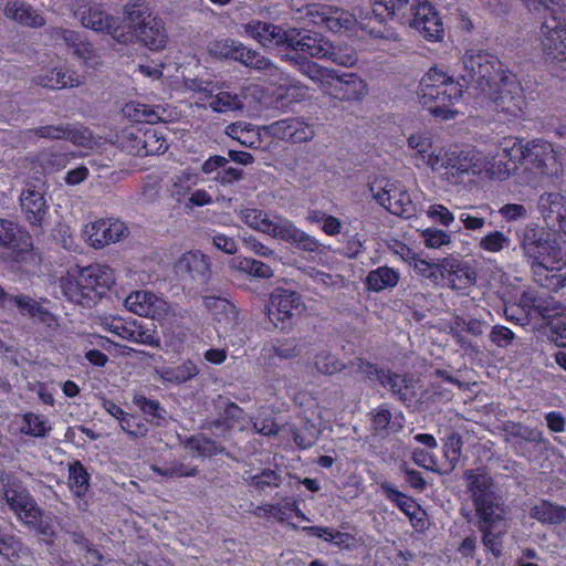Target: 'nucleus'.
Listing matches in <instances>:
<instances>
[{
    "label": "nucleus",
    "instance_id": "obj_1",
    "mask_svg": "<svg viewBox=\"0 0 566 566\" xmlns=\"http://www.w3.org/2000/svg\"><path fill=\"white\" fill-rule=\"evenodd\" d=\"M417 94L419 103L438 119L449 120L460 113L455 105L462 98L461 85L437 67L422 76Z\"/></svg>",
    "mask_w": 566,
    "mask_h": 566
},
{
    "label": "nucleus",
    "instance_id": "obj_2",
    "mask_svg": "<svg viewBox=\"0 0 566 566\" xmlns=\"http://www.w3.org/2000/svg\"><path fill=\"white\" fill-rule=\"evenodd\" d=\"M115 283L113 270L105 264H92L61 277L63 295L83 307L95 305Z\"/></svg>",
    "mask_w": 566,
    "mask_h": 566
},
{
    "label": "nucleus",
    "instance_id": "obj_3",
    "mask_svg": "<svg viewBox=\"0 0 566 566\" xmlns=\"http://www.w3.org/2000/svg\"><path fill=\"white\" fill-rule=\"evenodd\" d=\"M307 15L314 24L325 25L334 33H347L352 36H360L359 31H361L377 39H397L396 32L384 24L377 13L366 17L358 22L355 15L347 11L313 4L308 7Z\"/></svg>",
    "mask_w": 566,
    "mask_h": 566
},
{
    "label": "nucleus",
    "instance_id": "obj_4",
    "mask_svg": "<svg viewBox=\"0 0 566 566\" xmlns=\"http://www.w3.org/2000/svg\"><path fill=\"white\" fill-rule=\"evenodd\" d=\"M296 63L300 71L316 83L324 94L332 98L342 102L360 103L369 93L368 84L357 74H338L333 69H327L305 60L296 61Z\"/></svg>",
    "mask_w": 566,
    "mask_h": 566
},
{
    "label": "nucleus",
    "instance_id": "obj_5",
    "mask_svg": "<svg viewBox=\"0 0 566 566\" xmlns=\"http://www.w3.org/2000/svg\"><path fill=\"white\" fill-rule=\"evenodd\" d=\"M526 259L538 285L555 292L565 289L566 274L560 271L566 266V259L556 240L546 242Z\"/></svg>",
    "mask_w": 566,
    "mask_h": 566
},
{
    "label": "nucleus",
    "instance_id": "obj_6",
    "mask_svg": "<svg viewBox=\"0 0 566 566\" xmlns=\"http://www.w3.org/2000/svg\"><path fill=\"white\" fill-rule=\"evenodd\" d=\"M484 94L491 101L492 111L496 113L499 120L512 123L524 116V91L511 71L504 72L501 81L493 84Z\"/></svg>",
    "mask_w": 566,
    "mask_h": 566
},
{
    "label": "nucleus",
    "instance_id": "obj_7",
    "mask_svg": "<svg viewBox=\"0 0 566 566\" xmlns=\"http://www.w3.org/2000/svg\"><path fill=\"white\" fill-rule=\"evenodd\" d=\"M287 46L317 59H327L342 66H353L357 62V54L352 48H336L321 35L308 31L290 29Z\"/></svg>",
    "mask_w": 566,
    "mask_h": 566
},
{
    "label": "nucleus",
    "instance_id": "obj_8",
    "mask_svg": "<svg viewBox=\"0 0 566 566\" xmlns=\"http://www.w3.org/2000/svg\"><path fill=\"white\" fill-rule=\"evenodd\" d=\"M522 308L528 315H539L549 326L552 340L559 347H566V306L548 294L526 291L520 300Z\"/></svg>",
    "mask_w": 566,
    "mask_h": 566
},
{
    "label": "nucleus",
    "instance_id": "obj_9",
    "mask_svg": "<svg viewBox=\"0 0 566 566\" xmlns=\"http://www.w3.org/2000/svg\"><path fill=\"white\" fill-rule=\"evenodd\" d=\"M510 72L495 55L482 50H468L462 56V80L482 93Z\"/></svg>",
    "mask_w": 566,
    "mask_h": 566
},
{
    "label": "nucleus",
    "instance_id": "obj_10",
    "mask_svg": "<svg viewBox=\"0 0 566 566\" xmlns=\"http://www.w3.org/2000/svg\"><path fill=\"white\" fill-rule=\"evenodd\" d=\"M485 155L475 148L449 147L443 158V169L439 172L452 186L483 177Z\"/></svg>",
    "mask_w": 566,
    "mask_h": 566
},
{
    "label": "nucleus",
    "instance_id": "obj_11",
    "mask_svg": "<svg viewBox=\"0 0 566 566\" xmlns=\"http://www.w3.org/2000/svg\"><path fill=\"white\" fill-rule=\"evenodd\" d=\"M463 479L480 520L490 521L491 516H505L506 510L493 491V480L485 471L467 470Z\"/></svg>",
    "mask_w": 566,
    "mask_h": 566
},
{
    "label": "nucleus",
    "instance_id": "obj_12",
    "mask_svg": "<svg viewBox=\"0 0 566 566\" xmlns=\"http://www.w3.org/2000/svg\"><path fill=\"white\" fill-rule=\"evenodd\" d=\"M353 370L366 376L370 380H378L384 387L403 403L412 402L416 397L415 380L407 375H399L389 370L378 369L375 365L358 358L350 364Z\"/></svg>",
    "mask_w": 566,
    "mask_h": 566
},
{
    "label": "nucleus",
    "instance_id": "obj_13",
    "mask_svg": "<svg viewBox=\"0 0 566 566\" xmlns=\"http://www.w3.org/2000/svg\"><path fill=\"white\" fill-rule=\"evenodd\" d=\"M71 11L82 27L98 33L109 34L114 41L122 30L118 29V18L109 14L104 4L96 0H73Z\"/></svg>",
    "mask_w": 566,
    "mask_h": 566
},
{
    "label": "nucleus",
    "instance_id": "obj_14",
    "mask_svg": "<svg viewBox=\"0 0 566 566\" xmlns=\"http://www.w3.org/2000/svg\"><path fill=\"white\" fill-rule=\"evenodd\" d=\"M407 146L411 150L410 158L416 168H428L436 174L442 171L447 148L434 146L429 132L419 130L410 134Z\"/></svg>",
    "mask_w": 566,
    "mask_h": 566
},
{
    "label": "nucleus",
    "instance_id": "obj_15",
    "mask_svg": "<svg viewBox=\"0 0 566 566\" xmlns=\"http://www.w3.org/2000/svg\"><path fill=\"white\" fill-rule=\"evenodd\" d=\"M369 188L373 198L392 214L405 218L413 214L415 205L402 186L389 180H381L374 181Z\"/></svg>",
    "mask_w": 566,
    "mask_h": 566
},
{
    "label": "nucleus",
    "instance_id": "obj_16",
    "mask_svg": "<svg viewBox=\"0 0 566 566\" xmlns=\"http://www.w3.org/2000/svg\"><path fill=\"white\" fill-rule=\"evenodd\" d=\"M305 310L302 296L294 291L277 289L271 294L268 315L277 328H286Z\"/></svg>",
    "mask_w": 566,
    "mask_h": 566
},
{
    "label": "nucleus",
    "instance_id": "obj_17",
    "mask_svg": "<svg viewBox=\"0 0 566 566\" xmlns=\"http://www.w3.org/2000/svg\"><path fill=\"white\" fill-rule=\"evenodd\" d=\"M538 40L546 60H566V23L555 15L545 19L539 29Z\"/></svg>",
    "mask_w": 566,
    "mask_h": 566
},
{
    "label": "nucleus",
    "instance_id": "obj_18",
    "mask_svg": "<svg viewBox=\"0 0 566 566\" xmlns=\"http://www.w3.org/2000/svg\"><path fill=\"white\" fill-rule=\"evenodd\" d=\"M525 161L541 176L557 175L562 169V151L546 140L535 139L526 144Z\"/></svg>",
    "mask_w": 566,
    "mask_h": 566
},
{
    "label": "nucleus",
    "instance_id": "obj_19",
    "mask_svg": "<svg viewBox=\"0 0 566 566\" xmlns=\"http://www.w3.org/2000/svg\"><path fill=\"white\" fill-rule=\"evenodd\" d=\"M83 234L91 247L101 249L126 238L128 228L118 219H98L87 223Z\"/></svg>",
    "mask_w": 566,
    "mask_h": 566
},
{
    "label": "nucleus",
    "instance_id": "obj_20",
    "mask_svg": "<svg viewBox=\"0 0 566 566\" xmlns=\"http://www.w3.org/2000/svg\"><path fill=\"white\" fill-rule=\"evenodd\" d=\"M4 500L10 510L25 525H36L42 518L41 509L22 485L8 483L4 486Z\"/></svg>",
    "mask_w": 566,
    "mask_h": 566
},
{
    "label": "nucleus",
    "instance_id": "obj_21",
    "mask_svg": "<svg viewBox=\"0 0 566 566\" xmlns=\"http://www.w3.org/2000/svg\"><path fill=\"white\" fill-rule=\"evenodd\" d=\"M0 245L12 250V259L18 263L35 261L31 240L20 227L7 219H0Z\"/></svg>",
    "mask_w": 566,
    "mask_h": 566
},
{
    "label": "nucleus",
    "instance_id": "obj_22",
    "mask_svg": "<svg viewBox=\"0 0 566 566\" xmlns=\"http://www.w3.org/2000/svg\"><path fill=\"white\" fill-rule=\"evenodd\" d=\"M135 41L140 42L151 51L163 50L168 42L167 31L161 19L156 17L148 20L144 28L138 31L120 32L116 36V42L119 44H130Z\"/></svg>",
    "mask_w": 566,
    "mask_h": 566
},
{
    "label": "nucleus",
    "instance_id": "obj_23",
    "mask_svg": "<svg viewBox=\"0 0 566 566\" xmlns=\"http://www.w3.org/2000/svg\"><path fill=\"white\" fill-rule=\"evenodd\" d=\"M410 27L429 41H439L443 35L441 19L427 0H417L411 7Z\"/></svg>",
    "mask_w": 566,
    "mask_h": 566
},
{
    "label": "nucleus",
    "instance_id": "obj_24",
    "mask_svg": "<svg viewBox=\"0 0 566 566\" xmlns=\"http://www.w3.org/2000/svg\"><path fill=\"white\" fill-rule=\"evenodd\" d=\"M125 307L139 316L163 319L170 312L166 300L146 290L135 291L125 298Z\"/></svg>",
    "mask_w": 566,
    "mask_h": 566
},
{
    "label": "nucleus",
    "instance_id": "obj_25",
    "mask_svg": "<svg viewBox=\"0 0 566 566\" xmlns=\"http://www.w3.org/2000/svg\"><path fill=\"white\" fill-rule=\"evenodd\" d=\"M537 210L547 227H558L566 234V197L560 192H543L537 199Z\"/></svg>",
    "mask_w": 566,
    "mask_h": 566
},
{
    "label": "nucleus",
    "instance_id": "obj_26",
    "mask_svg": "<svg viewBox=\"0 0 566 566\" xmlns=\"http://www.w3.org/2000/svg\"><path fill=\"white\" fill-rule=\"evenodd\" d=\"M243 34L253 39L265 48H275L287 44L290 30L261 20H251L242 24Z\"/></svg>",
    "mask_w": 566,
    "mask_h": 566
},
{
    "label": "nucleus",
    "instance_id": "obj_27",
    "mask_svg": "<svg viewBox=\"0 0 566 566\" xmlns=\"http://www.w3.org/2000/svg\"><path fill=\"white\" fill-rule=\"evenodd\" d=\"M239 219L254 231L268 234L274 239L280 238L281 228L287 218L274 216L271 218L268 212L258 208H243L238 211Z\"/></svg>",
    "mask_w": 566,
    "mask_h": 566
},
{
    "label": "nucleus",
    "instance_id": "obj_28",
    "mask_svg": "<svg viewBox=\"0 0 566 566\" xmlns=\"http://www.w3.org/2000/svg\"><path fill=\"white\" fill-rule=\"evenodd\" d=\"M20 205L27 221L33 229L40 231L49 212L44 193L33 187H27L20 196Z\"/></svg>",
    "mask_w": 566,
    "mask_h": 566
},
{
    "label": "nucleus",
    "instance_id": "obj_29",
    "mask_svg": "<svg viewBox=\"0 0 566 566\" xmlns=\"http://www.w3.org/2000/svg\"><path fill=\"white\" fill-rule=\"evenodd\" d=\"M176 270L182 277L200 284L207 283L211 274L209 259L200 251L184 253L176 263Z\"/></svg>",
    "mask_w": 566,
    "mask_h": 566
},
{
    "label": "nucleus",
    "instance_id": "obj_30",
    "mask_svg": "<svg viewBox=\"0 0 566 566\" xmlns=\"http://www.w3.org/2000/svg\"><path fill=\"white\" fill-rule=\"evenodd\" d=\"M203 304L213 315L218 333H227L238 325L239 317L237 307L227 298L205 296Z\"/></svg>",
    "mask_w": 566,
    "mask_h": 566
},
{
    "label": "nucleus",
    "instance_id": "obj_31",
    "mask_svg": "<svg viewBox=\"0 0 566 566\" xmlns=\"http://www.w3.org/2000/svg\"><path fill=\"white\" fill-rule=\"evenodd\" d=\"M3 13L9 20L27 28L39 29L46 23L42 12L23 0L8 1L3 8Z\"/></svg>",
    "mask_w": 566,
    "mask_h": 566
},
{
    "label": "nucleus",
    "instance_id": "obj_32",
    "mask_svg": "<svg viewBox=\"0 0 566 566\" xmlns=\"http://www.w3.org/2000/svg\"><path fill=\"white\" fill-rule=\"evenodd\" d=\"M269 129L273 136L292 143L308 142L315 135L313 127L301 118H285L274 122L269 126Z\"/></svg>",
    "mask_w": 566,
    "mask_h": 566
},
{
    "label": "nucleus",
    "instance_id": "obj_33",
    "mask_svg": "<svg viewBox=\"0 0 566 566\" xmlns=\"http://www.w3.org/2000/svg\"><path fill=\"white\" fill-rule=\"evenodd\" d=\"M189 88L207 93L206 96L208 98V106L216 113L235 112L241 111L243 108V103L241 98L234 92L223 88L207 90L196 81H193L192 84L189 85Z\"/></svg>",
    "mask_w": 566,
    "mask_h": 566
},
{
    "label": "nucleus",
    "instance_id": "obj_34",
    "mask_svg": "<svg viewBox=\"0 0 566 566\" xmlns=\"http://www.w3.org/2000/svg\"><path fill=\"white\" fill-rule=\"evenodd\" d=\"M125 24L122 25L118 21V29L125 31H138L147 24L148 20L155 19L157 15L153 14L148 3L144 0H132L127 2L124 8Z\"/></svg>",
    "mask_w": 566,
    "mask_h": 566
},
{
    "label": "nucleus",
    "instance_id": "obj_35",
    "mask_svg": "<svg viewBox=\"0 0 566 566\" xmlns=\"http://www.w3.org/2000/svg\"><path fill=\"white\" fill-rule=\"evenodd\" d=\"M36 84L60 90L65 87H77L82 84L83 80L75 72H70L66 67H54L48 70L35 77Z\"/></svg>",
    "mask_w": 566,
    "mask_h": 566
},
{
    "label": "nucleus",
    "instance_id": "obj_36",
    "mask_svg": "<svg viewBox=\"0 0 566 566\" xmlns=\"http://www.w3.org/2000/svg\"><path fill=\"white\" fill-rule=\"evenodd\" d=\"M449 285L453 290L464 291L476 283L478 274L467 262L451 260L444 266Z\"/></svg>",
    "mask_w": 566,
    "mask_h": 566
},
{
    "label": "nucleus",
    "instance_id": "obj_37",
    "mask_svg": "<svg viewBox=\"0 0 566 566\" xmlns=\"http://www.w3.org/2000/svg\"><path fill=\"white\" fill-rule=\"evenodd\" d=\"M279 240L294 244L297 249L310 252L319 253L322 251L321 242L303 230L298 229L294 222L287 219L284 228H281Z\"/></svg>",
    "mask_w": 566,
    "mask_h": 566
},
{
    "label": "nucleus",
    "instance_id": "obj_38",
    "mask_svg": "<svg viewBox=\"0 0 566 566\" xmlns=\"http://www.w3.org/2000/svg\"><path fill=\"white\" fill-rule=\"evenodd\" d=\"M504 517H493L490 521H480V531L483 533L482 542L486 549L492 552L493 555L501 554V539L500 536L506 532V524Z\"/></svg>",
    "mask_w": 566,
    "mask_h": 566
},
{
    "label": "nucleus",
    "instance_id": "obj_39",
    "mask_svg": "<svg viewBox=\"0 0 566 566\" xmlns=\"http://www.w3.org/2000/svg\"><path fill=\"white\" fill-rule=\"evenodd\" d=\"M223 411L212 426L223 434L230 429L243 430L248 424L245 412L234 402L221 401Z\"/></svg>",
    "mask_w": 566,
    "mask_h": 566
},
{
    "label": "nucleus",
    "instance_id": "obj_40",
    "mask_svg": "<svg viewBox=\"0 0 566 566\" xmlns=\"http://www.w3.org/2000/svg\"><path fill=\"white\" fill-rule=\"evenodd\" d=\"M400 281V272L387 265L371 270L365 280L367 290L381 292L386 289H394Z\"/></svg>",
    "mask_w": 566,
    "mask_h": 566
},
{
    "label": "nucleus",
    "instance_id": "obj_41",
    "mask_svg": "<svg viewBox=\"0 0 566 566\" xmlns=\"http://www.w3.org/2000/svg\"><path fill=\"white\" fill-rule=\"evenodd\" d=\"M136 146L130 151L138 156L159 155L168 149L167 140L157 129H147L143 134V138L135 137Z\"/></svg>",
    "mask_w": 566,
    "mask_h": 566
},
{
    "label": "nucleus",
    "instance_id": "obj_42",
    "mask_svg": "<svg viewBox=\"0 0 566 566\" xmlns=\"http://www.w3.org/2000/svg\"><path fill=\"white\" fill-rule=\"evenodd\" d=\"M208 52L218 59L241 62L243 54H247V46L233 39H220L209 43Z\"/></svg>",
    "mask_w": 566,
    "mask_h": 566
},
{
    "label": "nucleus",
    "instance_id": "obj_43",
    "mask_svg": "<svg viewBox=\"0 0 566 566\" xmlns=\"http://www.w3.org/2000/svg\"><path fill=\"white\" fill-rule=\"evenodd\" d=\"M552 239L545 238L544 228L536 223H530L524 227L520 234V244L525 258L534 255V252L546 244Z\"/></svg>",
    "mask_w": 566,
    "mask_h": 566
},
{
    "label": "nucleus",
    "instance_id": "obj_44",
    "mask_svg": "<svg viewBox=\"0 0 566 566\" xmlns=\"http://www.w3.org/2000/svg\"><path fill=\"white\" fill-rule=\"evenodd\" d=\"M199 182L198 174L185 169L177 174H175L168 187V191L170 196L178 202H181L186 196L189 193L191 188L197 186Z\"/></svg>",
    "mask_w": 566,
    "mask_h": 566
},
{
    "label": "nucleus",
    "instance_id": "obj_45",
    "mask_svg": "<svg viewBox=\"0 0 566 566\" xmlns=\"http://www.w3.org/2000/svg\"><path fill=\"white\" fill-rule=\"evenodd\" d=\"M531 516L541 523L560 524L566 521V507L542 501L532 507Z\"/></svg>",
    "mask_w": 566,
    "mask_h": 566
},
{
    "label": "nucleus",
    "instance_id": "obj_46",
    "mask_svg": "<svg viewBox=\"0 0 566 566\" xmlns=\"http://www.w3.org/2000/svg\"><path fill=\"white\" fill-rule=\"evenodd\" d=\"M496 150L502 157L512 163L514 171H516L518 164L526 158V144L524 145L517 137L509 136L503 138Z\"/></svg>",
    "mask_w": 566,
    "mask_h": 566
},
{
    "label": "nucleus",
    "instance_id": "obj_47",
    "mask_svg": "<svg viewBox=\"0 0 566 566\" xmlns=\"http://www.w3.org/2000/svg\"><path fill=\"white\" fill-rule=\"evenodd\" d=\"M485 161L483 177L504 180L515 172L512 163L502 157L496 149L491 157L485 155Z\"/></svg>",
    "mask_w": 566,
    "mask_h": 566
},
{
    "label": "nucleus",
    "instance_id": "obj_48",
    "mask_svg": "<svg viewBox=\"0 0 566 566\" xmlns=\"http://www.w3.org/2000/svg\"><path fill=\"white\" fill-rule=\"evenodd\" d=\"M380 489L386 497L394 502L410 518L416 517L420 512L418 504L411 497L396 490L389 482H381Z\"/></svg>",
    "mask_w": 566,
    "mask_h": 566
},
{
    "label": "nucleus",
    "instance_id": "obj_49",
    "mask_svg": "<svg viewBox=\"0 0 566 566\" xmlns=\"http://www.w3.org/2000/svg\"><path fill=\"white\" fill-rule=\"evenodd\" d=\"M0 554L14 563L27 564L32 559L29 548L13 536L0 538Z\"/></svg>",
    "mask_w": 566,
    "mask_h": 566
},
{
    "label": "nucleus",
    "instance_id": "obj_50",
    "mask_svg": "<svg viewBox=\"0 0 566 566\" xmlns=\"http://www.w3.org/2000/svg\"><path fill=\"white\" fill-rule=\"evenodd\" d=\"M199 373V367L193 361L187 360L177 367L164 369L160 377L165 381L180 385L195 378Z\"/></svg>",
    "mask_w": 566,
    "mask_h": 566
},
{
    "label": "nucleus",
    "instance_id": "obj_51",
    "mask_svg": "<svg viewBox=\"0 0 566 566\" xmlns=\"http://www.w3.org/2000/svg\"><path fill=\"white\" fill-rule=\"evenodd\" d=\"M123 114L133 122L154 124L160 120L158 111L146 104L129 102L123 107Z\"/></svg>",
    "mask_w": 566,
    "mask_h": 566
},
{
    "label": "nucleus",
    "instance_id": "obj_52",
    "mask_svg": "<svg viewBox=\"0 0 566 566\" xmlns=\"http://www.w3.org/2000/svg\"><path fill=\"white\" fill-rule=\"evenodd\" d=\"M233 268L239 272L247 273L259 279H269L273 275L270 265L252 258L238 256L232 261Z\"/></svg>",
    "mask_w": 566,
    "mask_h": 566
},
{
    "label": "nucleus",
    "instance_id": "obj_53",
    "mask_svg": "<svg viewBox=\"0 0 566 566\" xmlns=\"http://www.w3.org/2000/svg\"><path fill=\"white\" fill-rule=\"evenodd\" d=\"M69 486L77 497L83 496L90 488V475L80 461L69 467Z\"/></svg>",
    "mask_w": 566,
    "mask_h": 566
},
{
    "label": "nucleus",
    "instance_id": "obj_54",
    "mask_svg": "<svg viewBox=\"0 0 566 566\" xmlns=\"http://www.w3.org/2000/svg\"><path fill=\"white\" fill-rule=\"evenodd\" d=\"M21 432L35 438H43L51 430L45 417L28 412L22 416Z\"/></svg>",
    "mask_w": 566,
    "mask_h": 566
},
{
    "label": "nucleus",
    "instance_id": "obj_55",
    "mask_svg": "<svg viewBox=\"0 0 566 566\" xmlns=\"http://www.w3.org/2000/svg\"><path fill=\"white\" fill-rule=\"evenodd\" d=\"M510 244L511 239L499 230L490 231L485 235L481 237L476 242V247L480 250L489 253H500L504 249L509 248Z\"/></svg>",
    "mask_w": 566,
    "mask_h": 566
},
{
    "label": "nucleus",
    "instance_id": "obj_56",
    "mask_svg": "<svg viewBox=\"0 0 566 566\" xmlns=\"http://www.w3.org/2000/svg\"><path fill=\"white\" fill-rule=\"evenodd\" d=\"M226 134L245 147H253L258 140L253 126L249 123H232L226 127Z\"/></svg>",
    "mask_w": 566,
    "mask_h": 566
},
{
    "label": "nucleus",
    "instance_id": "obj_57",
    "mask_svg": "<svg viewBox=\"0 0 566 566\" xmlns=\"http://www.w3.org/2000/svg\"><path fill=\"white\" fill-rule=\"evenodd\" d=\"M243 479L249 485L263 490L265 488H275L281 484V476L273 470H263L260 473L247 471Z\"/></svg>",
    "mask_w": 566,
    "mask_h": 566
},
{
    "label": "nucleus",
    "instance_id": "obj_58",
    "mask_svg": "<svg viewBox=\"0 0 566 566\" xmlns=\"http://www.w3.org/2000/svg\"><path fill=\"white\" fill-rule=\"evenodd\" d=\"M72 543L78 546L80 553L83 554L84 562L91 566H98L103 560V555L86 539L82 534L70 533Z\"/></svg>",
    "mask_w": 566,
    "mask_h": 566
},
{
    "label": "nucleus",
    "instance_id": "obj_59",
    "mask_svg": "<svg viewBox=\"0 0 566 566\" xmlns=\"http://www.w3.org/2000/svg\"><path fill=\"white\" fill-rule=\"evenodd\" d=\"M243 65L255 69L258 71H265L270 76L277 77L279 69L265 56L247 48V54H243Z\"/></svg>",
    "mask_w": 566,
    "mask_h": 566
},
{
    "label": "nucleus",
    "instance_id": "obj_60",
    "mask_svg": "<svg viewBox=\"0 0 566 566\" xmlns=\"http://www.w3.org/2000/svg\"><path fill=\"white\" fill-rule=\"evenodd\" d=\"M303 532L307 533L308 535L315 536L317 538H322L326 542H332L336 544L337 546L347 545L349 541V535L347 533H342L338 531H335L332 527H325V526H304L302 528Z\"/></svg>",
    "mask_w": 566,
    "mask_h": 566
},
{
    "label": "nucleus",
    "instance_id": "obj_61",
    "mask_svg": "<svg viewBox=\"0 0 566 566\" xmlns=\"http://www.w3.org/2000/svg\"><path fill=\"white\" fill-rule=\"evenodd\" d=\"M314 366L321 374L334 375L345 368V364L328 350H321L314 358Z\"/></svg>",
    "mask_w": 566,
    "mask_h": 566
},
{
    "label": "nucleus",
    "instance_id": "obj_62",
    "mask_svg": "<svg viewBox=\"0 0 566 566\" xmlns=\"http://www.w3.org/2000/svg\"><path fill=\"white\" fill-rule=\"evenodd\" d=\"M304 273L324 290H333L344 285V277L342 275H332L314 268L305 269Z\"/></svg>",
    "mask_w": 566,
    "mask_h": 566
},
{
    "label": "nucleus",
    "instance_id": "obj_63",
    "mask_svg": "<svg viewBox=\"0 0 566 566\" xmlns=\"http://www.w3.org/2000/svg\"><path fill=\"white\" fill-rule=\"evenodd\" d=\"M459 220L467 231H481L488 223V218L476 207H470L460 212Z\"/></svg>",
    "mask_w": 566,
    "mask_h": 566
},
{
    "label": "nucleus",
    "instance_id": "obj_64",
    "mask_svg": "<svg viewBox=\"0 0 566 566\" xmlns=\"http://www.w3.org/2000/svg\"><path fill=\"white\" fill-rule=\"evenodd\" d=\"M423 243L429 249H440L451 244V234L439 228L429 227L421 232Z\"/></svg>",
    "mask_w": 566,
    "mask_h": 566
}]
</instances>
